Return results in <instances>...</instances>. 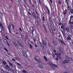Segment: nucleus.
<instances>
[{
  "mask_svg": "<svg viewBox=\"0 0 73 73\" xmlns=\"http://www.w3.org/2000/svg\"><path fill=\"white\" fill-rule=\"evenodd\" d=\"M70 36L71 35H68V37H67L66 38V40H67V41H68V40H71L72 39L70 37Z\"/></svg>",
  "mask_w": 73,
  "mask_h": 73,
  "instance_id": "423d86ee",
  "label": "nucleus"
},
{
  "mask_svg": "<svg viewBox=\"0 0 73 73\" xmlns=\"http://www.w3.org/2000/svg\"><path fill=\"white\" fill-rule=\"evenodd\" d=\"M55 55H56V56H57V54L56 53H55Z\"/></svg>",
  "mask_w": 73,
  "mask_h": 73,
  "instance_id": "680f3d73",
  "label": "nucleus"
},
{
  "mask_svg": "<svg viewBox=\"0 0 73 73\" xmlns=\"http://www.w3.org/2000/svg\"><path fill=\"white\" fill-rule=\"evenodd\" d=\"M44 58L45 60V61H48V59H47V58H46V56H44Z\"/></svg>",
  "mask_w": 73,
  "mask_h": 73,
  "instance_id": "6ab92c4d",
  "label": "nucleus"
},
{
  "mask_svg": "<svg viewBox=\"0 0 73 73\" xmlns=\"http://www.w3.org/2000/svg\"><path fill=\"white\" fill-rule=\"evenodd\" d=\"M50 1L51 3H52V0H50Z\"/></svg>",
  "mask_w": 73,
  "mask_h": 73,
  "instance_id": "5fc2aeb1",
  "label": "nucleus"
},
{
  "mask_svg": "<svg viewBox=\"0 0 73 73\" xmlns=\"http://www.w3.org/2000/svg\"><path fill=\"white\" fill-rule=\"evenodd\" d=\"M21 37H22V38L23 39V36L22 35H21Z\"/></svg>",
  "mask_w": 73,
  "mask_h": 73,
  "instance_id": "4d7b16f0",
  "label": "nucleus"
},
{
  "mask_svg": "<svg viewBox=\"0 0 73 73\" xmlns=\"http://www.w3.org/2000/svg\"><path fill=\"white\" fill-rule=\"evenodd\" d=\"M15 58L17 60H18V61H20V59L17 57H15Z\"/></svg>",
  "mask_w": 73,
  "mask_h": 73,
  "instance_id": "aec40b11",
  "label": "nucleus"
},
{
  "mask_svg": "<svg viewBox=\"0 0 73 73\" xmlns=\"http://www.w3.org/2000/svg\"><path fill=\"white\" fill-rule=\"evenodd\" d=\"M54 52H56V50H54Z\"/></svg>",
  "mask_w": 73,
  "mask_h": 73,
  "instance_id": "e2e57ef3",
  "label": "nucleus"
},
{
  "mask_svg": "<svg viewBox=\"0 0 73 73\" xmlns=\"http://www.w3.org/2000/svg\"><path fill=\"white\" fill-rule=\"evenodd\" d=\"M9 65H11V66H13V64L11 63H9Z\"/></svg>",
  "mask_w": 73,
  "mask_h": 73,
  "instance_id": "473e14b6",
  "label": "nucleus"
},
{
  "mask_svg": "<svg viewBox=\"0 0 73 73\" xmlns=\"http://www.w3.org/2000/svg\"><path fill=\"white\" fill-rule=\"evenodd\" d=\"M48 15H49V9H48Z\"/></svg>",
  "mask_w": 73,
  "mask_h": 73,
  "instance_id": "09e8293b",
  "label": "nucleus"
},
{
  "mask_svg": "<svg viewBox=\"0 0 73 73\" xmlns=\"http://www.w3.org/2000/svg\"><path fill=\"white\" fill-rule=\"evenodd\" d=\"M59 24L60 25H61V23H59Z\"/></svg>",
  "mask_w": 73,
  "mask_h": 73,
  "instance_id": "69168bd1",
  "label": "nucleus"
},
{
  "mask_svg": "<svg viewBox=\"0 0 73 73\" xmlns=\"http://www.w3.org/2000/svg\"><path fill=\"white\" fill-rule=\"evenodd\" d=\"M8 29L9 31V33H12V32H11V29L9 28H8Z\"/></svg>",
  "mask_w": 73,
  "mask_h": 73,
  "instance_id": "7c9ffc66",
  "label": "nucleus"
},
{
  "mask_svg": "<svg viewBox=\"0 0 73 73\" xmlns=\"http://www.w3.org/2000/svg\"><path fill=\"white\" fill-rule=\"evenodd\" d=\"M14 44L15 45V46H17V43H16V42L14 43Z\"/></svg>",
  "mask_w": 73,
  "mask_h": 73,
  "instance_id": "b1692460",
  "label": "nucleus"
},
{
  "mask_svg": "<svg viewBox=\"0 0 73 73\" xmlns=\"http://www.w3.org/2000/svg\"><path fill=\"white\" fill-rule=\"evenodd\" d=\"M17 65H19V66H21V64H19V63H17Z\"/></svg>",
  "mask_w": 73,
  "mask_h": 73,
  "instance_id": "4c0bfd02",
  "label": "nucleus"
},
{
  "mask_svg": "<svg viewBox=\"0 0 73 73\" xmlns=\"http://www.w3.org/2000/svg\"><path fill=\"white\" fill-rule=\"evenodd\" d=\"M67 8L68 11H69V10H70V7H69V6H68Z\"/></svg>",
  "mask_w": 73,
  "mask_h": 73,
  "instance_id": "2f4dec72",
  "label": "nucleus"
},
{
  "mask_svg": "<svg viewBox=\"0 0 73 73\" xmlns=\"http://www.w3.org/2000/svg\"><path fill=\"white\" fill-rule=\"evenodd\" d=\"M66 60H68L69 59V57L68 56H66Z\"/></svg>",
  "mask_w": 73,
  "mask_h": 73,
  "instance_id": "4be33fe9",
  "label": "nucleus"
},
{
  "mask_svg": "<svg viewBox=\"0 0 73 73\" xmlns=\"http://www.w3.org/2000/svg\"><path fill=\"white\" fill-rule=\"evenodd\" d=\"M69 60H66V63H68V62H69Z\"/></svg>",
  "mask_w": 73,
  "mask_h": 73,
  "instance_id": "58836bf2",
  "label": "nucleus"
},
{
  "mask_svg": "<svg viewBox=\"0 0 73 73\" xmlns=\"http://www.w3.org/2000/svg\"><path fill=\"white\" fill-rule=\"evenodd\" d=\"M60 42H61L62 45V44H63V45H65V43H64V42H63V41H62V40H60Z\"/></svg>",
  "mask_w": 73,
  "mask_h": 73,
  "instance_id": "4468645a",
  "label": "nucleus"
},
{
  "mask_svg": "<svg viewBox=\"0 0 73 73\" xmlns=\"http://www.w3.org/2000/svg\"><path fill=\"white\" fill-rule=\"evenodd\" d=\"M61 55V53H57V56H60Z\"/></svg>",
  "mask_w": 73,
  "mask_h": 73,
  "instance_id": "dca6fc26",
  "label": "nucleus"
},
{
  "mask_svg": "<svg viewBox=\"0 0 73 73\" xmlns=\"http://www.w3.org/2000/svg\"><path fill=\"white\" fill-rule=\"evenodd\" d=\"M15 15H17V13L16 12H15Z\"/></svg>",
  "mask_w": 73,
  "mask_h": 73,
  "instance_id": "338daca9",
  "label": "nucleus"
},
{
  "mask_svg": "<svg viewBox=\"0 0 73 73\" xmlns=\"http://www.w3.org/2000/svg\"><path fill=\"white\" fill-rule=\"evenodd\" d=\"M39 2L40 4H41V2L40 1V0H39Z\"/></svg>",
  "mask_w": 73,
  "mask_h": 73,
  "instance_id": "bf43d9fd",
  "label": "nucleus"
},
{
  "mask_svg": "<svg viewBox=\"0 0 73 73\" xmlns=\"http://www.w3.org/2000/svg\"><path fill=\"white\" fill-rule=\"evenodd\" d=\"M22 72H23V73H27V71L25 70H22Z\"/></svg>",
  "mask_w": 73,
  "mask_h": 73,
  "instance_id": "5701e85b",
  "label": "nucleus"
},
{
  "mask_svg": "<svg viewBox=\"0 0 73 73\" xmlns=\"http://www.w3.org/2000/svg\"><path fill=\"white\" fill-rule=\"evenodd\" d=\"M2 63L3 64V65H6V64H7V62L4 61H3Z\"/></svg>",
  "mask_w": 73,
  "mask_h": 73,
  "instance_id": "f8f14e48",
  "label": "nucleus"
},
{
  "mask_svg": "<svg viewBox=\"0 0 73 73\" xmlns=\"http://www.w3.org/2000/svg\"><path fill=\"white\" fill-rule=\"evenodd\" d=\"M52 56L53 57H54V54H53V53H52Z\"/></svg>",
  "mask_w": 73,
  "mask_h": 73,
  "instance_id": "49530a36",
  "label": "nucleus"
},
{
  "mask_svg": "<svg viewBox=\"0 0 73 73\" xmlns=\"http://www.w3.org/2000/svg\"><path fill=\"white\" fill-rule=\"evenodd\" d=\"M12 61H16V60H15V59H12Z\"/></svg>",
  "mask_w": 73,
  "mask_h": 73,
  "instance_id": "c03bdc74",
  "label": "nucleus"
},
{
  "mask_svg": "<svg viewBox=\"0 0 73 73\" xmlns=\"http://www.w3.org/2000/svg\"><path fill=\"white\" fill-rule=\"evenodd\" d=\"M59 3L60 4H61V1H59Z\"/></svg>",
  "mask_w": 73,
  "mask_h": 73,
  "instance_id": "6e6d98bb",
  "label": "nucleus"
},
{
  "mask_svg": "<svg viewBox=\"0 0 73 73\" xmlns=\"http://www.w3.org/2000/svg\"><path fill=\"white\" fill-rule=\"evenodd\" d=\"M1 28H2V29L3 30V31H4L5 29H4V27H3V26H2Z\"/></svg>",
  "mask_w": 73,
  "mask_h": 73,
  "instance_id": "e433bc0d",
  "label": "nucleus"
},
{
  "mask_svg": "<svg viewBox=\"0 0 73 73\" xmlns=\"http://www.w3.org/2000/svg\"><path fill=\"white\" fill-rule=\"evenodd\" d=\"M34 17V18L35 19H36V15H35V13L33 12L32 13Z\"/></svg>",
  "mask_w": 73,
  "mask_h": 73,
  "instance_id": "9d476101",
  "label": "nucleus"
},
{
  "mask_svg": "<svg viewBox=\"0 0 73 73\" xmlns=\"http://www.w3.org/2000/svg\"><path fill=\"white\" fill-rule=\"evenodd\" d=\"M34 40V41L35 42H36V39H35Z\"/></svg>",
  "mask_w": 73,
  "mask_h": 73,
  "instance_id": "774afa93",
  "label": "nucleus"
},
{
  "mask_svg": "<svg viewBox=\"0 0 73 73\" xmlns=\"http://www.w3.org/2000/svg\"><path fill=\"white\" fill-rule=\"evenodd\" d=\"M1 73H3L4 72V70H2L1 71Z\"/></svg>",
  "mask_w": 73,
  "mask_h": 73,
  "instance_id": "79ce46f5",
  "label": "nucleus"
},
{
  "mask_svg": "<svg viewBox=\"0 0 73 73\" xmlns=\"http://www.w3.org/2000/svg\"><path fill=\"white\" fill-rule=\"evenodd\" d=\"M51 33H52V34H54V32H53V30H52L51 31Z\"/></svg>",
  "mask_w": 73,
  "mask_h": 73,
  "instance_id": "f704fd0d",
  "label": "nucleus"
},
{
  "mask_svg": "<svg viewBox=\"0 0 73 73\" xmlns=\"http://www.w3.org/2000/svg\"><path fill=\"white\" fill-rule=\"evenodd\" d=\"M48 65H51V68L53 69H55V68H54V67L53 66H54L55 67H56V68H58V66L57 65H56L55 64H52L51 63H48Z\"/></svg>",
  "mask_w": 73,
  "mask_h": 73,
  "instance_id": "f257e3e1",
  "label": "nucleus"
},
{
  "mask_svg": "<svg viewBox=\"0 0 73 73\" xmlns=\"http://www.w3.org/2000/svg\"><path fill=\"white\" fill-rule=\"evenodd\" d=\"M25 64L26 65H27L28 64H27L26 62H25Z\"/></svg>",
  "mask_w": 73,
  "mask_h": 73,
  "instance_id": "052dcab7",
  "label": "nucleus"
},
{
  "mask_svg": "<svg viewBox=\"0 0 73 73\" xmlns=\"http://www.w3.org/2000/svg\"><path fill=\"white\" fill-rule=\"evenodd\" d=\"M58 49L59 51H61V50H62V48L60 47H58Z\"/></svg>",
  "mask_w": 73,
  "mask_h": 73,
  "instance_id": "2eb2a0df",
  "label": "nucleus"
},
{
  "mask_svg": "<svg viewBox=\"0 0 73 73\" xmlns=\"http://www.w3.org/2000/svg\"><path fill=\"white\" fill-rule=\"evenodd\" d=\"M72 19V16H71L70 17V19L71 20V19Z\"/></svg>",
  "mask_w": 73,
  "mask_h": 73,
  "instance_id": "13d9d810",
  "label": "nucleus"
},
{
  "mask_svg": "<svg viewBox=\"0 0 73 73\" xmlns=\"http://www.w3.org/2000/svg\"><path fill=\"white\" fill-rule=\"evenodd\" d=\"M45 7H46V8H47V10H48V9H48V7H47V6H45Z\"/></svg>",
  "mask_w": 73,
  "mask_h": 73,
  "instance_id": "a18cd8bd",
  "label": "nucleus"
},
{
  "mask_svg": "<svg viewBox=\"0 0 73 73\" xmlns=\"http://www.w3.org/2000/svg\"><path fill=\"white\" fill-rule=\"evenodd\" d=\"M39 43L41 46V47L43 49H44V46L43 45L42 46V45L43 44H42V43H41V42H39Z\"/></svg>",
  "mask_w": 73,
  "mask_h": 73,
  "instance_id": "1a4fd4ad",
  "label": "nucleus"
},
{
  "mask_svg": "<svg viewBox=\"0 0 73 73\" xmlns=\"http://www.w3.org/2000/svg\"><path fill=\"white\" fill-rule=\"evenodd\" d=\"M52 43L55 45H57L58 44L57 42H56L54 40L52 41Z\"/></svg>",
  "mask_w": 73,
  "mask_h": 73,
  "instance_id": "6e6552de",
  "label": "nucleus"
},
{
  "mask_svg": "<svg viewBox=\"0 0 73 73\" xmlns=\"http://www.w3.org/2000/svg\"><path fill=\"white\" fill-rule=\"evenodd\" d=\"M63 62L64 64H66V60H65Z\"/></svg>",
  "mask_w": 73,
  "mask_h": 73,
  "instance_id": "c85d7f7f",
  "label": "nucleus"
},
{
  "mask_svg": "<svg viewBox=\"0 0 73 73\" xmlns=\"http://www.w3.org/2000/svg\"><path fill=\"white\" fill-rule=\"evenodd\" d=\"M5 69L6 70H11V68H10V67L7 64L6 65L5 67H4Z\"/></svg>",
  "mask_w": 73,
  "mask_h": 73,
  "instance_id": "7ed1b4c3",
  "label": "nucleus"
},
{
  "mask_svg": "<svg viewBox=\"0 0 73 73\" xmlns=\"http://www.w3.org/2000/svg\"><path fill=\"white\" fill-rule=\"evenodd\" d=\"M34 29H33L32 31V34H33V32H34Z\"/></svg>",
  "mask_w": 73,
  "mask_h": 73,
  "instance_id": "37998d69",
  "label": "nucleus"
},
{
  "mask_svg": "<svg viewBox=\"0 0 73 73\" xmlns=\"http://www.w3.org/2000/svg\"><path fill=\"white\" fill-rule=\"evenodd\" d=\"M70 12L71 13H73V9H71L70 11Z\"/></svg>",
  "mask_w": 73,
  "mask_h": 73,
  "instance_id": "cd10ccee",
  "label": "nucleus"
},
{
  "mask_svg": "<svg viewBox=\"0 0 73 73\" xmlns=\"http://www.w3.org/2000/svg\"><path fill=\"white\" fill-rule=\"evenodd\" d=\"M4 49H5V50L7 52H8V50L6 48H4Z\"/></svg>",
  "mask_w": 73,
  "mask_h": 73,
  "instance_id": "393cba45",
  "label": "nucleus"
},
{
  "mask_svg": "<svg viewBox=\"0 0 73 73\" xmlns=\"http://www.w3.org/2000/svg\"><path fill=\"white\" fill-rule=\"evenodd\" d=\"M35 61H36L38 62H41V60L40 59L37 57V56H36L35 57Z\"/></svg>",
  "mask_w": 73,
  "mask_h": 73,
  "instance_id": "f03ea898",
  "label": "nucleus"
},
{
  "mask_svg": "<svg viewBox=\"0 0 73 73\" xmlns=\"http://www.w3.org/2000/svg\"><path fill=\"white\" fill-rule=\"evenodd\" d=\"M3 26V25L2 24V23L1 22H0V27H2Z\"/></svg>",
  "mask_w": 73,
  "mask_h": 73,
  "instance_id": "72a5a7b5",
  "label": "nucleus"
},
{
  "mask_svg": "<svg viewBox=\"0 0 73 73\" xmlns=\"http://www.w3.org/2000/svg\"><path fill=\"white\" fill-rule=\"evenodd\" d=\"M30 45V48H31V49H32V48H33L32 47V46L31 44H29Z\"/></svg>",
  "mask_w": 73,
  "mask_h": 73,
  "instance_id": "a878e982",
  "label": "nucleus"
},
{
  "mask_svg": "<svg viewBox=\"0 0 73 73\" xmlns=\"http://www.w3.org/2000/svg\"><path fill=\"white\" fill-rule=\"evenodd\" d=\"M66 30L67 32H69V29L68 27H66Z\"/></svg>",
  "mask_w": 73,
  "mask_h": 73,
  "instance_id": "f3484780",
  "label": "nucleus"
},
{
  "mask_svg": "<svg viewBox=\"0 0 73 73\" xmlns=\"http://www.w3.org/2000/svg\"><path fill=\"white\" fill-rule=\"evenodd\" d=\"M13 28V25H11L10 26H9V28Z\"/></svg>",
  "mask_w": 73,
  "mask_h": 73,
  "instance_id": "9b49d317",
  "label": "nucleus"
},
{
  "mask_svg": "<svg viewBox=\"0 0 73 73\" xmlns=\"http://www.w3.org/2000/svg\"><path fill=\"white\" fill-rule=\"evenodd\" d=\"M8 8H9V9H10V8H11V6H10V5H9Z\"/></svg>",
  "mask_w": 73,
  "mask_h": 73,
  "instance_id": "de8ad7c7",
  "label": "nucleus"
},
{
  "mask_svg": "<svg viewBox=\"0 0 73 73\" xmlns=\"http://www.w3.org/2000/svg\"><path fill=\"white\" fill-rule=\"evenodd\" d=\"M45 18H44V17H43V21H45Z\"/></svg>",
  "mask_w": 73,
  "mask_h": 73,
  "instance_id": "ea45409f",
  "label": "nucleus"
},
{
  "mask_svg": "<svg viewBox=\"0 0 73 73\" xmlns=\"http://www.w3.org/2000/svg\"><path fill=\"white\" fill-rule=\"evenodd\" d=\"M42 41L43 42V44L45 46H46V42L43 39H42Z\"/></svg>",
  "mask_w": 73,
  "mask_h": 73,
  "instance_id": "0eeeda50",
  "label": "nucleus"
},
{
  "mask_svg": "<svg viewBox=\"0 0 73 73\" xmlns=\"http://www.w3.org/2000/svg\"><path fill=\"white\" fill-rule=\"evenodd\" d=\"M35 47H36V48H37V45L35 44Z\"/></svg>",
  "mask_w": 73,
  "mask_h": 73,
  "instance_id": "8fccbe9b",
  "label": "nucleus"
},
{
  "mask_svg": "<svg viewBox=\"0 0 73 73\" xmlns=\"http://www.w3.org/2000/svg\"><path fill=\"white\" fill-rule=\"evenodd\" d=\"M22 54L24 57H26L27 58H28V55H27L25 52H23Z\"/></svg>",
  "mask_w": 73,
  "mask_h": 73,
  "instance_id": "39448f33",
  "label": "nucleus"
},
{
  "mask_svg": "<svg viewBox=\"0 0 73 73\" xmlns=\"http://www.w3.org/2000/svg\"><path fill=\"white\" fill-rule=\"evenodd\" d=\"M28 13L29 15H31V13H30V12H29V11L28 12Z\"/></svg>",
  "mask_w": 73,
  "mask_h": 73,
  "instance_id": "864d4df0",
  "label": "nucleus"
},
{
  "mask_svg": "<svg viewBox=\"0 0 73 73\" xmlns=\"http://www.w3.org/2000/svg\"><path fill=\"white\" fill-rule=\"evenodd\" d=\"M43 26L45 29H46V27H45V25H44V24H43Z\"/></svg>",
  "mask_w": 73,
  "mask_h": 73,
  "instance_id": "c756f323",
  "label": "nucleus"
},
{
  "mask_svg": "<svg viewBox=\"0 0 73 73\" xmlns=\"http://www.w3.org/2000/svg\"><path fill=\"white\" fill-rule=\"evenodd\" d=\"M39 67L40 68H43V66L42 65H39Z\"/></svg>",
  "mask_w": 73,
  "mask_h": 73,
  "instance_id": "412c9836",
  "label": "nucleus"
},
{
  "mask_svg": "<svg viewBox=\"0 0 73 73\" xmlns=\"http://www.w3.org/2000/svg\"><path fill=\"white\" fill-rule=\"evenodd\" d=\"M17 43L19 45H20L21 46V43L20 42V41L18 40L17 41Z\"/></svg>",
  "mask_w": 73,
  "mask_h": 73,
  "instance_id": "ddd939ff",
  "label": "nucleus"
},
{
  "mask_svg": "<svg viewBox=\"0 0 73 73\" xmlns=\"http://www.w3.org/2000/svg\"><path fill=\"white\" fill-rule=\"evenodd\" d=\"M26 66H27V67H29V66L28 64H27V65H26Z\"/></svg>",
  "mask_w": 73,
  "mask_h": 73,
  "instance_id": "0e129e2a",
  "label": "nucleus"
},
{
  "mask_svg": "<svg viewBox=\"0 0 73 73\" xmlns=\"http://www.w3.org/2000/svg\"><path fill=\"white\" fill-rule=\"evenodd\" d=\"M68 60H69L70 61H72V58H69V59H68Z\"/></svg>",
  "mask_w": 73,
  "mask_h": 73,
  "instance_id": "c9c22d12",
  "label": "nucleus"
},
{
  "mask_svg": "<svg viewBox=\"0 0 73 73\" xmlns=\"http://www.w3.org/2000/svg\"><path fill=\"white\" fill-rule=\"evenodd\" d=\"M60 59H61V57H60V56H58Z\"/></svg>",
  "mask_w": 73,
  "mask_h": 73,
  "instance_id": "3c124183",
  "label": "nucleus"
},
{
  "mask_svg": "<svg viewBox=\"0 0 73 73\" xmlns=\"http://www.w3.org/2000/svg\"><path fill=\"white\" fill-rule=\"evenodd\" d=\"M58 56H57V57L55 58L56 60L57 61H58Z\"/></svg>",
  "mask_w": 73,
  "mask_h": 73,
  "instance_id": "bb28decb",
  "label": "nucleus"
},
{
  "mask_svg": "<svg viewBox=\"0 0 73 73\" xmlns=\"http://www.w3.org/2000/svg\"><path fill=\"white\" fill-rule=\"evenodd\" d=\"M19 30H20V31H22V29H21V28H19Z\"/></svg>",
  "mask_w": 73,
  "mask_h": 73,
  "instance_id": "603ef678",
  "label": "nucleus"
},
{
  "mask_svg": "<svg viewBox=\"0 0 73 73\" xmlns=\"http://www.w3.org/2000/svg\"><path fill=\"white\" fill-rule=\"evenodd\" d=\"M4 42L7 45H8L9 46L10 45L9 44L8 42V40L6 39H4Z\"/></svg>",
  "mask_w": 73,
  "mask_h": 73,
  "instance_id": "20e7f679",
  "label": "nucleus"
},
{
  "mask_svg": "<svg viewBox=\"0 0 73 73\" xmlns=\"http://www.w3.org/2000/svg\"><path fill=\"white\" fill-rule=\"evenodd\" d=\"M5 38L7 39V40H8V37H7V36H5Z\"/></svg>",
  "mask_w": 73,
  "mask_h": 73,
  "instance_id": "a19ab883",
  "label": "nucleus"
},
{
  "mask_svg": "<svg viewBox=\"0 0 73 73\" xmlns=\"http://www.w3.org/2000/svg\"><path fill=\"white\" fill-rule=\"evenodd\" d=\"M49 21L50 24H51V23H52V19H51V18H49Z\"/></svg>",
  "mask_w": 73,
  "mask_h": 73,
  "instance_id": "a211bd4d",
  "label": "nucleus"
}]
</instances>
